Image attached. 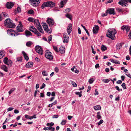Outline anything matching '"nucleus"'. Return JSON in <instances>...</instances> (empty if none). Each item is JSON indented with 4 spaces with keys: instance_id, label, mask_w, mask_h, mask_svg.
<instances>
[{
    "instance_id": "f8f14e48",
    "label": "nucleus",
    "mask_w": 131,
    "mask_h": 131,
    "mask_svg": "<svg viewBox=\"0 0 131 131\" xmlns=\"http://www.w3.org/2000/svg\"><path fill=\"white\" fill-rule=\"evenodd\" d=\"M14 5V3L12 2H7L6 4V6L7 8L10 9Z\"/></svg>"
},
{
    "instance_id": "a211bd4d",
    "label": "nucleus",
    "mask_w": 131,
    "mask_h": 131,
    "mask_svg": "<svg viewBox=\"0 0 131 131\" xmlns=\"http://www.w3.org/2000/svg\"><path fill=\"white\" fill-rule=\"evenodd\" d=\"M23 27L21 24H19L17 27V29L18 31L21 32L23 31L22 27Z\"/></svg>"
},
{
    "instance_id": "774afa93",
    "label": "nucleus",
    "mask_w": 131,
    "mask_h": 131,
    "mask_svg": "<svg viewBox=\"0 0 131 131\" xmlns=\"http://www.w3.org/2000/svg\"><path fill=\"white\" fill-rule=\"evenodd\" d=\"M122 82L121 80H119L117 81L116 83L117 84H121L122 83Z\"/></svg>"
},
{
    "instance_id": "864d4df0",
    "label": "nucleus",
    "mask_w": 131,
    "mask_h": 131,
    "mask_svg": "<svg viewBox=\"0 0 131 131\" xmlns=\"http://www.w3.org/2000/svg\"><path fill=\"white\" fill-rule=\"evenodd\" d=\"M108 13L107 12L106 10V12L105 13H103L102 14V16H106L107 15Z\"/></svg>"
},
{
    "instance_id": "2f4dec72",
    "label": "nucleus",
    "mask_w": 131,
    "mask_h": 131,
    "mask_svg": "<svg viewBox=\"0 0 131 131\" xmlns=\"http://www.w3.org/2000/svg\"><path fill=\"white\" fill-rule=\"evenodd\" d=\"M35 30V31L34 33V34L37 35V36H41V34L38 32L37 29Z\"/></svg>"
},
{
    "instance_id": "37998d69",
    "label": "nucleus",
    "mask_w": 131,
    "mask_h": 131,
    "mask_svg": "<svg viewBox=\"0 0 131 131\" xmlns=\"http://www.w3.org/2000/svg\"><path fill=\"white\" fill-rule=\"evenodd\" d=\"M42 74L44 76H47L48 75V73L46 71H43L42 72Z\"/></svg>"
},
{
    "instance_id": "0e129e2a",
    "label": "nucleus",
    "mask_w": 131,
    "mask_h": 131,
    "mask_svg": "<svg viewBox=\"0 0 131 131\" xmlns=\"http://www.w3.org/2000/svg\"><path fill=\"white\" fill-rule=\"evenodd\" d=\"M59 117V116L58 115H53L52 116L53 118H57Z\"/></svg>"
},
{
    "instance_id": "4c0bfd02",
    "label": "nucleus",
    "mask_w": 131,
    "mask_h": 131,
    "mask_svg": "<svg viewBox=\"0 0 131 131\" xmlns=\"http://www.w3.org/2000/svg\"><path fill=\"white\" fill-rule=\"evenodd\" d=\"M95 79L93 78L90 79L89 80V82L90 84H92L93 83Z\"/></svg>"
},
{
    "instance_id": "0eeeda50",
    "label": "nucleus",
    "mask_w": 131,
    "mask_h": 131,
    "mask_svg": "<svg viewBox=\"0 0 131 131\" xmlns=\"http://www.w3.org/2000/svg\"><path fill=\"white\" fill-rule=\"evenodd\" d=\"M35 48L37 52L41 55H42L43 54L42 49L41 46H37L35 47Z\"/></svg>"
},
{
    "instance_id": "393cba45",
    "label": "nucleus",
    "mask_w": 131,
    "mask_h": 131,
    "mask_svg": "<svg viewBox=\"0 0 131 131\" xmlns=\"http://www.w3.org/2000/svg\"><path fill=\"white\" fill-rule=\"evenodd\" d=\"M94 109L95 110H100L101 109V106L100 105H98L94 106Z\"/></svg>"
},
{
    "instance_id": "6e6d98bb",
    "label": "nucleus",
    "mask_w": 131,
    "mask_h": 131,
    "mask_svg": "<svg viewBox=\"0 0 131 131\" xmlns=\"http://www.w3.org/2000/svg\"><path fill=\"white\" fill-rule=\"evenodd\" d=\"M52 35H51L49 36L48 37V40L49 41H51L52 40Z\"/></svg>"
},
{
    "instance_id": "a19ab883",
    "label": "nucleus",
    "mask_w": 131,
    "mask_h": 131,
    "mask_svg": "<svg viewBox=\"0 0 131 131\" xmlns=\"http://www.w3.org/2000/svg\"><path fill=\"white\" fill-rule=\"evenodd\" d=\"M67 122V121L66 120L63 119L62 120V122L61 123V124L63 125L65 124Z\"/></svg>"
},
{
    "instance_id": "ddd939ff",
    "label": "nucleus",
    "mask_w": 131,
    "mask_h": 131,
    "mask_svg": "<svg viewBox=\"0 0 131 131\" xmlns=\"http://www.w3.org/2000/svg\"><path fill=\"white\" fill-rule=\"evenodd\" d=\"M72 30V25L71 23L69 24L67 28V31L68 35H69L71 32Z\"/></svg>"
},
{
    "instance_id": "09e8293b",
    "label": "nucleus",
    "mask_w": 131,
    "mask_h": 131,
    "mask_svg": "<svg viewBox=\"0 0 131 131\" xmlns=\"http://www.w3.org/2000/svg\"><path fill=\"white\" fill-rule=\"evenodd\" d=\"M53 48L54 50L57 52H59L58 49L57 47L56 46H53Z\"/></svg>"
},
{
    "instance_id": "8fccbe9b",
    "label": "nucleus",
    "mask_w": 131,
    "mask_h": 131,
    "mask_svg": "<svg viewBox=\"0 0 131 131\" xmlns=\"http://www.w3.org/2000/svg\"><path fill=\"white\" fill-rule=\"evenodd\" d=\"M75 94L77 95H78L79 97H81L82 96V95L79 93L78 92H75Z\"/></svg>"
},
{
    "instance_id": "052dcab7",
    "label": "nucleus",
    "mask_w": 131,
    "mask_h": 131,
    "mask_svg": "<svg viewBox=\"0 0 131 131\" xmlns=\"http://www.w3.org/2000/svg\"><path fill=\"white\" fill-rule=\"evenodd\" d=\"M39 90H36L35 91L34 94V96L35 97H36V94L37 93V92H39Z\"/></svg>"
},
{
    "instance_id": "c85d7f7f",
    "label": "nucleus",
    "mask_w": 131,
    "mask_h": 131,
    "mask_svg": "<svg viewBox=\"0 0 131 131\" xmlns=\"http://www.w3.org/2000/svg\"><path fill=\"white\" fill-rule=\"evenodd\" d=\"M32 44V42L29 41L26 43V45L27 47H30Z\"/></svg>"
},
{
    "instance_id": "412c9836",
    "label": "nucleus",
    "mask_w": 131,
    "mask_h": 131,
    "mask_svg": "<svg viewBox=\"0 0 131 131\" xmlns=\"http://www.w3.org/2000/svg\"><path fill=\"white\" fill-rule=\"evenodd\" d=\"M25 34L26 36L27 37L29 36L32 35V34L30 31L27 30H26L25 31Z\"/></svg>"
},
{
    "instance_id": "4be33fe9",
    "label": "nucleus",
    "mask_w": 131,
    "mask_h": 131,
    "mask_svg": "<svg viewBox=\"0 0 131 131\" xmlns=\"http://www.w3.org/2000/svg\"><path fill=\"white\" fill-rule=\"evenodd\" d=\"M5 52L3 50H2L0 51V59H1L5 55Z\"/></svg>"
},
{
    "instance_id": "c9c22d12",
    "label": "nucleus",
    "mask_w": 131,
    "mask_h": 131,
    "mask_svg": "<svg viewBox=\"0 0 131 131\" xmlns=\"http://www.w3.org/2000/svg\"><path fill=\"white\" fill-rule=\"evenodd\" d=\"M12 61L11 60H9L8 61L7 64V65L11 66L12 65Z\"/></svg>"
},
{
    "instance_id": "f257e3e1",
    "label": "nucleus",
    "mask_w": 131,
    "mask_h": 131,
    "mask_svg": "<svg viewBox=\"0 0 131 131\" xmlns=\"http://www.w3.org/2000/svg\"><path fill=\"white\" fill-rule=\"evenodd\" d=\"M116 33V31L115 29L112 28H109L107 32L106 36L112 40H113L115 38V35Z\"/></svg>"
},
{
    "instance_id": "603ef678",
    "label": "nucleus",
    "mask_w": 131,
    "mask_h": 131,
    "mask_svg": "<svg viewBox=\"0 0 131 131\" xmlns=\"http://www.w3.org/2000/svg\"><path fill=\"white\" fill-rule=\"evenodd\" d=\"M54 71L56 73H58L59 71V69L57 67H56L54 69Z\"/></svg>"
},
{
    "instance_id": "5fc2aeb1",
    "label": "nucleus",
    "mask_w": 131,
    "mask_h": 131,
    "mask_svg": "<svg viewBox=\"0 0 131 131\" xmlns=\"http://www.w3.org/2000/svg\"><path fill=\"white\" fill-rule=\"evenodd\" d=\"M103 121L102 119H101L100 120V121L98 123H97L98 125L99 126L101 124L103 123Z\"/></svg>"
},
{
    "instance_id": "680f3d73",
    "label": "nucleus",
    "mask_w": 131,
    "mask_h": 131,
    "mask_svg": "<svg viewBox=\"0 0 131 131\" xmlns=\"http://www.w3.org/2000/svg\"><path fill=\"white\" fill-rule=\"evenodd\" d=\"M55 130V128L51 126L50 128V130L51 131H54Z\"/></svg>"
},
{
    "instance_id": "e433bc0d",
    "label": "nucleus",
    "mask_w": 131,
    "mask_h": 131,
    "mask_svg": "<svg viewBox=\"0 0 131 131\" xmlns=\"http://www.w3.org/2000/svg\"><path fill=\"white\" fill-rule=\"evenodd\" d=\"M16 89L15 88H13L10 89V90L9 91L8 93L9 95L10 94L12 93Z\"/></svg>"
},
{
    "instance_id": "20e7f679",
    "label": "nucleus",
    "mask_w": 131,
    "mask_h": 131,
    "mask_svg": "<svg viewBox=\"0 0 131 131\" xmlns=\"http://www.w3.org/2000/svg\"><path fill=\"white\" fill-rule=\"evenodd\" d=\"M45 57L49 60H52L53 59L52 53L49 50H46L45 52Z\"/></svg>"
},
{
    "instance_id": "ea45409f",
    "label": "nucleus",
    "mask_w": 131,
    "mask_h": 131,
    "mask_svg": "<svg viewBox=\"0 0 131 131\" xmlns=\"http://www.w3.org/2000/svg\"><path fill=\"white\" fill-rule=\"evenodd\" d=\"M102 81L104 83H107L109 82L110 80L108 79H103Z\"/></svg>"
},
{
    "instance_id": "aec40b11",
    "label": "nucleus",
    "mask_w": 131,
    "mask_h": 131,
    "mask_svg": "<svg viewBox=\"0 0 131 131\" xmlns=\"http://www.w3.org/2000/svg\"><path fill=\"white\" fill-rule=\"evenodd\" d=\"M1 69L6 72H7L8 71L7 68L5 65H2L1 66Z\"/></svg>"
},
{
    "instance_id": "c03bdc74",
    "label": "nucleus",
    "mask_w": 131,
    "mask_h": 131,
    "mask_svg": "<svg viewBox=\"0 0 131 131\" xmlns=\"http://www.w3.org/2000/svg\"><path fill=\"white\" fill-rule=\"evenodd\" d=\"M59 51H60V52L62 54H63L65 53V51L64 48V49L63 48L62 49H60Z\"/></svg>"
},
{
    "instance_id": "338daca9",
    "label": "nucleus",
    "mask_w": 131,
    "mask_h": 131,
    "mask_svg": "<svg viewBox=\"0 0 131 131\" xmlns=\"http://www.w3.org/2000/svg\"><path fill=\"white\" fill-rule=\"evenodd\" d=\"M95 91L94 94L95 95H96L98 94L99 93L97 91V89H95Z\"/></svg>"
},
{
    "instance_id": "f3484780",
    "label": "nucleus",
    "mask_w": 131,
    "mask_h": 131,
    "mask_svg": "<svg viewBox=\"0 0 131 131\" xmlns=\"http://www.w3.org/2000/svg\"><path fill=\"white\" fill-rule=\"evenodd\" d=\"M67 1V0H63L61 1L60 6L59 5V7L61 8H62L63 7L64 5H65Z\"/></svg>"
},
{
    "instance_id": "bf43d9fd",
    "label": "nucleus",
    "mask_w": 131,
    "mask_h": 131,
    "mask_svg": "<svg viewBox=\"0 0 131 131\" xmlns=\"http://www.w3.org/2000/svg\"><path fill=\"white\" fill-rule=\"evenodd\" d=\"M46 86L45 84L44 83H43L42 85V86L40 87V89H42L44 88Z\"/></svg>"
},
{
    "instance_id": "13d9d810",
    "label": "nucleus",
    "mask_w": 131,
    "mask_h": 131,
    "mask_svg": "<svg viewBox=\"0 0 131 131\" xmlns=\"http://www.w3.org/2000/svg\"><path fill=\"white\" fill-rule=\"evenodd\" d=\"M43 27L45 31L48 28V26L47 25H46L45 26H44Z\"/></svg>"
},
{
    "instance_id": "72a5a7b5",
    "label": "nucleus",
    "mask_w": 131,
    "mask_h": 131,
    "mask_svg": "<svg viewBox=\"0 0 131 131\" xmlns=\"http://www.w3.org/2000/svg\"><path fill=\"white\" fill-rule=\"evenodd\" d=\"M45 31L48 33L51 34L52 32V30L51 28L49 29L48 28Z\"/></svg>"
},
{
    "instance_id": "473e14b6",
    "label": "nucleus",
    "mask_w": 131,
    "mask_h": 131,
    "mask_svg": "<svg viewBox=\"0 0 131 131\" xmlns=\"http://www.w3.org/2000/svg\"><path fill=\"white\" fill-rule=\"evenodd\" d=\"M8 59L7 57H6L4 58L3 62L5 64H7Z\"/></svg>"
},
{
    "instance_id": "58836bf2",
    "label": "nucleus",
    "mask_w": 131,
    "mask_h": 131,
    "mask_svg": "<svg viewBox=\"0 0 131 131\" xmlns=\"http://www.w3.org/2000/svg\"><path fill=\"white\" fill-rule=\"evenodd\" d=\"M35 19L33 18L29 17L28 19V20L30 22H34Z\"/></svg>"
},
{
    "instance_id": "dca6fc26",
    "label": "nucleus",
    "mask_w": 131,
    "mask_h": 131,
    "mask_svg": "<svg viewBox=\"0 0 131 131\" xmlns=\"http://www.w3.org/2000/svg\"><path fill=\"white\" fill-rule=\"evenodd\" d=\"M124 43H118L117 44L116 46V49L117 50H119L122 47V46L123 45Z\"/></svg>"
},
{
    "instance_id": "de8ad7c7",
    "label": "nucleus",
    "mask_w": 131,
    "mask_h": 131,
    "mask_svg": "<svg viewBox=\"0 0 131 131\" xmlns=\"http://www.w3.org/2000/svg\"><path fill=\"white\" fill-rule=\"evenodd\" d=\"M121 86L123 87L124 89H126V87L125 86V83H123L121 85Z\"/></svg>"
},
{
    "instance_id": "79ce46f5",
    "label": "nucleus",
    "mask_w": 131,
    "mask_h": 131,
    "mask_svg": "<svg viewBox=\"0 0 131 131\" xmlns=\"http://www.w3.org/2000/svg\"><path fill=\"white\" fill-rule=\"evenodd\" d=\"M22 60V58L21 57H19L17 58V60L16 61V62L17 61H19L21 62Z\"/></svg>"
},
{
    "instance_id": "69168bd1",
    "label": "nucleus",
    "mask_w": 131,
    "mask_h": 131,
    "mask_svg": "<svg viewBox=\"0 0 131 131\" xmlns=\"http://www.w3.org/2000/svg\"><path fill=\"white\" fill-rule=\"evenodd\" d=\"M97 118L98 119H101L102 117L99 114H97Z\"/></svg>"
},
{
    "instance_id": "a18cd8bd",
    "label": "nucleus",
    "mask_w": 131,
    "mask_h": 131,
    "mask_svg": "<svg viewBox=\"0 0 131 131\" xmlns=\"http://www.w3.org/2000/svg\"><path fill=\"white\" fill-rule=\"evenodd\" d=\"M71 83L74 87L77 86V84L74 82L71 81Z\"/></svg>"
},
{
    "instance_id": "7c9ffc66",
    "label": "nucleus",
    "mask_w": 131,
    "mask_h": 131,
    "mask_svg": "<svg viewBox=\"0 0 131 131\" xmlns=\"http://www.w3.org/2000/svg\"><path fill=\"white\" fill-rule=\"evenodd\" d=\"M101 49L102 51H103L107 49V47L104 45H103L101 46Z\"/></svg>"
},
{
    "instance_id": "f704fd0d",
    "label": "nucleus",
    "mask_w": 131,
    "mask_h": 131,
    "mask_svg": "<svg viewBox=\"0 0 131 131\" xmlns=\"http://www.w3.org/2000/svg\"><path fill=\"white\" fill-rule=\"evenodd\" d=\"M27 13L28 14H34V11L32 9H30L27 12Z\"/></svg>"
},
{
    "instance_id": "bb28decb",
    "label": "nucleus",
    "mask_w": 131,
    "mask_h": 131,
    "mask_svg": "<svg viewBox=\"0 0 131 131\" xmlns=\"http://www.w3.org/2000/svg\"><path fill=\"white\" fill-rule=\"evenodd\" d=\"M37 29L42 33H43V31L41 25H40V26L38 27L37 28Z\"/></svg>"
},
{
    "instance_id": "423d86ee",
    "label": "nucleus",
    "mask_w": 131,
    "mask_h": 131,
    "mask_svg": "<svg viewBox=\"0 0 131 131\" xmlns=\"http://www.w3.org/2000/svg\"><path fill=\"white\" fill-rule=\"evenodd\" d=\"M47 22L49 26L51 27H52L54 25L55 23L54 21L52 18H48L47 20Z\"/></svg>"
},
{
    "instance_id": "f03ea898",
    "label": "nucleus",
    "mask_w": 131,
    "mask_h": 131,
    "mask_svg": "<svg viewBox=\"0 0 131 131\" xmlns=\"http://www.w3.org/2000/svg\"><path fill=\"white\" fill-rule=\"evenodd\" d=\"M5 26L6 27L10 28H13L15 27V24L12 22V21L9 18H7L4 22Z\"/></svg>"
},
{
    "instance_id": "b1692460",
    "label": "nucleus",
    "mask_w": 131,
    "mask_h": 131,
    "mask_svg": "<svg viewBox=\"0 0 131 131\" xmlns=\"http://www.w3.org/2000/svg\"><path fill=\"white\" fill-rule=\"evenodd\" d=\"M22 53L24 55L25 59L27 61L29 59V58L27 56L26 54L24 51H23Z\"/></svg>"
},
{
    "instance_id": "4d7b16f0",
    "label": "nucleus",
    "mask_w": 131,
    "mask_h": 131,
    "mask_svg": "<svg viewBox=\"0 0 131 131\" xmlns=\"http://www.w3.org/2000/svg\"><path fill=\"white\" fill-rule=\"evenodd\" d=\"M91 47L92 53L95 54L96 53V52L94 51V48L93 46H91Z\"/></svg>"
},
{
    "instance_id": "39448f33",
    "label": "nucleus",
    "mask_w": 131,
    "mask_h": 131,
    "mask_svg": "<svg viewBox=\"0 0 131 131\" xmlns=\"http://www.w3.org/2000/svg\"><path fill=\"white\" fill-rule=\"evenodd\" d=\"M29 2L31 5L35 7L38 6V5L40 2V0H29Z\"/></svg>"
},
{
    "instance_id": "7ed1b4c3",
    "label": "nucleus",
    "mask_w": 131,
    "mask_h": 131,
    "mask_svg": "<svg viewBox=\"0 0 131 131\" xmlns=\"http://www.w3.org/2000/svg\"><path fill=\"white\" fill-rule=\"evenodd\" d=\"M55 3L51 1H47L45 2H44L41 6V8H43L46 7H49L51 8L55 6Z\"/></svg>"
},
{
    "instance_id": "49530a36",
    "label": "nucleus",
    "mask_w": 131,
    "mask_h": 131,
    "mask_svg": "<svg viewBox=\"0 0 131 131\" xmlns=\"http://www.w3.org/2000/svg\"><path fill=\"white\" fill-rule=\"evenodd\" d=\"M70 11V8H68L66 9L64 11L65 13H68Z\"/></svg>"
},
{
    "instance_id": "cd10ccee",
    "label": "nucleus",
    "mask_w": 131,
    "mask_h": 131,
    "mask_svg": "<svg viewBox=\"0 0 131 131\" xmlns=\"http://www.w3.org/2000/svg\"><path fill=\"white\" fill-rule=\"evenodd\" d=\"M66 17L69 18L70 20H71L72 17V16L71 15H70L68 13H67L65 15Z\"/></svg>"
},
{
    "instance_id": "1a4fd4ad",
    "label": "nucleus",
    "mask_w": 131,
    "mask_h": 131,
    "mask_svg": "<svg viewBox=\"0 0 131 131\" xmlns=\"http://www.w3.org/2000/svg\"><path fill=\"white\" fill-rule=\"evenodd\" d=\"M128 2L126 0H121L118 2V4L123 6H126L128 5Z\"/></svg>"
},
{
    "instance_id": "c756f323",
    "label": "nucleus",
    "mask_w": 131,
    "mask_h": 131,
    "mask_svg": "<svg viewBox=\"0 0 131 131\" xmlns=\"http://www.w3.org/2000/svg\"><path fill=\"white\" fill-rule=\"evenodd\" d=\"M57 103V102L56 100L55 101L52 103L51 104H49L48 105V107H52L53 105H55Z\"/></svg>"
},
{
    "instance_id": "9b49d317",
    "label": "nucleus",
    "mask_w": 131,
    "mask_h": 131,
    "mask_svg": "<svg viewBox=\"0 0 131 131\" xmlns=\"http://www.w3.org/2000/svg\"><path fill=\"white\" fill-rule=\"evenodd\" d=\"M63 37L64 40H63V42L64 43H68L69 40V38L67 34H64L63 35Z\"/></svg>"
},
{
    "instance_id": "6ab92c4d",
    "label": "nucleus",
    "mask_w": 131,
    "mask_h": 131,
    "mask_svg": "<svg viewBox=\"0 0 131 131\" xmlns=\"http://www.w3.org/2000/svg\"><path fill=\"white\" fill-rule=\"evenodd\" d=\"M33 65V62H28L26 65L27 68H30L32 67Z\"/></svg>"
},
{
    "instance_id": "a878e982",
    "label": "nucleus",
    "mask_w": 131,
    "mask_h": 131,
    "mask_svg": "<svg viewBox=\"0 0 131 131\" xmlns=\"http://www.w3.org/2000/svg\"><path fill=\"white\" fill-rule=\"evenodd\" d=\"M110 61L113 63L116 64H120V62L117 60H116V61H115L113 59H110Z\"/></svg>"
},
{
    "instance_id": "2eb2a0df",
    "label": "nucleus",
    "mask_w": 131,
    "mask_h": 131,
    "mask_svg": "<svg viewBox=\"0 0 131 131\" xmlns=\"http://www.w3.org/2000/svg\"><path fill=\"white\" fill-rule=\"evenodd\" d=\"M39 20L38 19H35L34 21V24H35V26L37 28L40 25H41L40 24V23L39 22Z\"/></svg>"
},
{
    "instance_id": "9d476101",
    "label": "nucleus",
    "mask_w": 131,
    "mask_h": 131,
    "mask_svg": "<svg viewBox=\"0 0 131 131\" xmlns=\"http://www.w3.org/2000/svg\"><path fill=\"white\" fill-rule=\"evenodd\" d=\"M130 29V27L127 25H123L121 27L122 30L124 31L126 30L127 32L129 31Z\"/></svg>"
},
{
    "instance_id": "e2e57ef3",
    "label": "nucleus",
    "mask_w": 131,
    "mask_h": 131,
    "mask_svg": "<svg viewBox=\"0 0 131 131\" xmlns=\"http://www.w3.org/2000/svg\"><path fill=\"white\" fill-rule=\"evenodd\" d=\"M17 12L18 13H20L21 11V9L19 7H18L17 8Z\"/></svg>"
},
{
    "instance_id": "3c124183",
    "label": "nucleus",
    "mask_w": 131,
    "mask_h": 131,
    "mask_svg": "<svg viewBox=\"0 0 131 131\" xmlns=\"http://www.w3.org/2000/svg\"><path fill=\"white\" fill-rule=\"evenodd\" d=\"M51 126H49V127H45L43 129L44 130H50Z\"/></svg>"
},
{
    "instance_id": "6e6552de",
    "label": "nucleus",
    "mask_w": 131,
    "mask_h": 131,
    "mask_svg": "<svg viewBox=\"0 0 131 131\" xmlns=\"http://www.w3.org/2000/svg\"><path fill=\"white\" fill-rule=\"evenodd\" d=\"M115 10L114 8H108L106 11L110 15H115L116 13L115 11Z\"/></svg>"
},
{
    "instance_id": "4468645a",
    "label": "nucleus",
    "mask_w": 131,
    "mask_h": 131,
    "mask_svg": "<svg viewBox=\"0 0 131 131\" xmlns=\"http://www.w3.org/2000/svg\"><path fill=\"white\" fill-rule=\"evenodd\" d=\"M99 29V27L97 25H95L94 27L93 30V32L94 34H96L98 32Z\"/></svg>"
},
{
    "instance_id": "5701e85b",
    "label": "nucleus",
    "mask_w": 131,
    "mask_h": 131,
    "mask_svg": "<svg viewBox=\"0 0 131 131\" xmlns=\"http://www.w3.org/2000/svg\"><path fill=\"white\" fill-rule=\"evenodd\" d=\"M29 29L30 31H31L34 33L35 31V30L36 29L34 27V26H31L29 28Z\"/></svg>"
}]
</instances>
